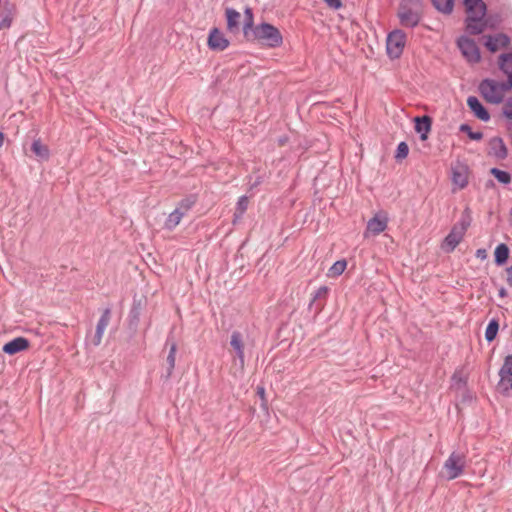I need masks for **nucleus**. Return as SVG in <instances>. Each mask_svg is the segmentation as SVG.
<instances>
[{
  "label": "nucleus",
  "instance_id": "dca6fc26",
  "mask_svg": "<svg viewBox=\"0 0 512 512\" xmlns=\"http://www.w3.org/2000/svg\"><path fill=\"white\" fill-rule=\"evenodd\" d=\"M0 7V24L8 29L12 24L16 12V6L7 0L4 2L0 0Z\"/></svg>",
  "mask_w": 512,
  "mask_h": 512
},
{
  "label": "nucleus",
  "instance_id": "0eeeda50",
  "mask_svg": "<svg viewBox=\"0 0 512 512\" xmlns=\"http://www.w3.org/2000/svg\"><path fill=\"white\" fill-rule=\"evenodd\" d=\"M229 43V40L220 29L214 27L210 30L207 38V45L210 50L223 51L229 46Z\"/></svg>",
  "mask_w": 512,
  "mask_h": 512
},
{
  "label": "nucleus",
  "instance_id": "a211bd4d",
  "mask_svg": "<svg viewBox=\"0 0 512 512\" xmlns=\"http://www.w3.org/2000/svg\"><path fill=\"white\" fill-rule=\"evenodd\" d=\"M400 24L404 27L414 28L419 25L422 14L417 10H410L409 12L397 13Z\"/></svg>",
  "mask_w": 512,
  "mask_h": 512
},
{
  "label": "nucleus",
  "instance_id": "6e6d98bb",
  "mask_svg": "<svg viewBox=\"0 0 512 512\" xmlns=\"http://www.w3.org/2000/svg\"><path fill=\"white\" fill-rule=\"evenodd\" d=\"M2 29H6V28L0 24V30H2Z\"/></svg>",
  "mask_w": 512,
  "mask_h": 512
},
{
  "label": "nucleus",
  "instance_id": "1a4fd4ad",
  "mask_svg": "<svg viewBox=\"0 0 512 512\" xmlns=\"http://www.w3.org/2000/svg\"><path fill=\"white\" fill-rule=\"evenodd\" d=\"M509 44L510 37L505 33L485 36L484 46L491 53H495L500 47L507 48Z\"/></svg>",
  "mask_w": 512,
  "mask_h": 512
},
{
  "label": "nucleus",
  "instance_id": "4be33fe9",
  "mask_svg": "<svg viewBox=\"0 0 512 512\" xmlns=\"http://www.w3.org/2000/svg\"><path fill=\"white\" fill-rule=\"evenodd\" d=\"M231 347L235 350L241 366L244 365V343L242 334L239 331H233L230 340Z\"/></svg>",
  "mask_w": 512,
  "mask_h": 512
},
{
  "label": "nucleus",
  "instance_id": "c85d7f7f",
  "mask_svg": "<svg viewBox=\"0 0 512 512\" xmlns=\"http://www.w3.org/2000/svg\"><path fill=\"white\" fill-rule=\"evenodd\" d=\"M471 222H472V211L469 207H466L462 212L460 220L454 226H458V230L460 231V233L465 234V232L471 225Z\"/></svg>",
  "mask_w": 512,
  "mask_h": 512
},
{
  "label": "nucleus",
  "instance_id": "412c9836",
  "mask_svg": "<svg viewBox=\"0 0 512 512\" xmlns=\"http://www.w3.org/2000/svg\"><path fill=\"white\" fill-rule=\"evenodd\" d=\"M463 4L468 15H482L487 13V5L483 0H464Z\"/></svg>",
  "mask_w": 512,
  "mask_h": 512
},
{
  "label": "nucleus",
  "instance_id": "393cba45",
  "mask_svg": "<svg viewBox=\"0 0 512 512\" xmlns=\"http://www.w3.org/2000/svg\"><path fill=\"white\" fill-rule=\"evenodd\" d=\"M166 345H170L169 347V353H168V356H167V372H166V375H165V378L166 379H169L172 375V372L175 368V358H176V351H177V344L175 341H171L170 342V337L167 338L166 340Z\"/></svg>",
  "mask_w": 512,
  "mask_h": 512
},
{
  "label": "nucleus",
  "instance_id": "4468645a",
  "mask_svg": "<svg viewBox=\"0 0 512 512\" xmlns=\"http://www.w3.org/2000/svg\"><path fill=\"white\" fill-rule=\"evenodd\" d=\"M433 120L429 115L416 116L414 118V129L420 134L421 140H427L432 129Z\"/></svg>",
  "mask_w": 512,
  "mask_h": 512
},
{
  "label": "nucleus",
  "instance_id": "4c0bfd02",
  "mask_svg": "<svg viewBox=\"0 0 512 512\" xmlns=\"http://www.w3.org/2000/svg\"><path fill=\"white\" fill-rule=\"evenodd\" d=\"M196 202H197V195L190 194V195L186 196L185 198H183L179 202L177 208H180V211L184 212V214H185L187 211H189L195 205Z\"/></svg>",
  "mask_w": 512,
  "mask_h": 512
},
{
  "label": "nucleus",
  "instance_id": "20e7f679",
  "mask_svg": "<svg viewBox=\"0 0 512 512\" xmlns=\"http://www.w3.org/2000/svg\"><path fill=\"white\" fill-rule=\"evenodd\" d=\"M478 90L488 103L500 104L504 99V94H500L498 91L496 80L490 78L483 79L478 86Z\"/></svg>",
  "mask_w": 512,
  "mask_h": 512
},
{
  "label": "nucleus",
  "instance_id": "39448f33",
  "mask_svg": "<svg viewBox=\"0 0 512 512\" xmlns=\"http://www.w3.org/2000/svg\"><path fill=\"white\" fill-rule=\"evenodd\" d=\"M500 380L497 389L503 395H508L512 390V354L504 358V362L499 370Z\"/></svg>",
  "mask_w": 512,
  "mask_h": 512
},
{
  "label": "nucleus",
  "instance_id": "49530a36",
  "mask_svg": "<svg viewBox=\"0 0 512 512\" xmlns=\"http://www.w3.org/2000/svg\"><path fill=\"white\" fill-rule=\"evenodd\" d=\"M475 256L478 258V259H481V260H485L487 258V252H486V249L484 248H479L476 250V253H475Z\"/></svg>",
  "mask_w": 512,
  "mask_h": 512
},
{
  "label": "nucleus",
  "instance_id": "de8ad7c7",
  "mask_svg": "<svg viewBox=\"0 0 512 512\" xmlns=\"http://www.w3.org/2000/svg\"><path fill=\"white\" fill-rule=\"evenodd\" d=\"M103 334L95 332L92 343L94 346H99L102 340Z\"/></svg>",
  "mask_w": 512,
  "mask_h": 512
},
{
  "label": "nucleus",
  "instance_id": "b1692460",
  "mask_svg": "<svg viewBox=\"0 0 512 512\" xmlns=\"http://www.w3.org/2000/svg\"><path fill=\"white\" fill-rule=\"evenodd\" d=\"M31 151L39 161H47L50 157L49 147L42 143L41 139H35L31 144Z\"/></svg>",
  "mask_w": 512,
  "mask_h": 512
},
{
  "label": "nucleus",
  "instance_id": "6e6552de",
  "mask_svg": "<svg viewBox=\"0 0 512 512\" xmlns=\"http://www.w3.org/2000/svg\"><path fill=\"white\" fill-rule=\"evenodd\" d=\"M143 302L141 299L133 298L132 306L128 314V329L135 334L138 330V325L140 322V316L143 310Z\"/></svg>",
  "mask_w": 512,
  "mask_h": 512
},
{
  "label": "nucleus",
  "instance_id": "c756f323",
  "mask_svg": "<svg viewBox=\"0 0 512 512\" xmlns=\"http://www.w3.org/2000/svg\"><path fill=\"white\" fill-rule=\"evenodd\" d=\"M499 331V320L497 318H492L485 330V339L487 342H492L497 337Z\"/></svg>",
  "mask_w": 512,
  "mask_h": 512
},
{
  "label": "nucleus",
  "instance_id": "79ce46f5",
  "mask_svg": "<svg viewBox=\"0 0 512 512\" xmlns=\"http://www.w3.org/2000/svg\"><path fill=\"white\" fill-rule=\"evenodd\" d=\"M503 115L512 121V97L508 98L503 107Z\"/></svg>",
  "mask_w": 512,
  "mask_h": 512
},
{
  "label": "nucleus",
  "instance_id": "473e14b6",
  "mask_svg": "<svg viewBox=\"0 0 512 512\" xmlns=\"http://www.w3.org/2000/svg\"><path fill=\"white\" fill-rule=\"evenodd\" d=\"M489 173L495 177V179L504 185H507L511 182V175L509 172L501 170L499 168L493 167L490 169Z\"/></svg>",
  "mask_w": 512,
  "mask_h": 512
},
{
  "label": "nucleus",
  "instance_id": "aec40b11",
  "mask_svg": "<svg viewBox=\"0 0 512 512\" xmlns=\"http://www.w3.org/2000/svg\"><path fill=\"white\" fill-rule=\"evenodd\" d=\"M452 182L460 189L468 185V167L465 165L452 168Z\"/></svg>",
  "mask_w": 512,
  "mask_h": 512
},
{
  "label": "nucleus",
  "instance_id": "bb28decb",
  "mask_svg": "<svg viewBox=\"0 0 512 512\" xmlns=\"http://www.w3.org/2000/svg\"><path fill=\"white\" fill-rule=\"evenodd\" d=\"M498 64L499 69L507 76H510V84L512 90V52L502 53L499 56Z\"/></svg>",
  "mask_w": 512,
  "mask_h": 512
},
{
  "label": "nucleus",
  "instance_id": "2f4dec72",
  "mask_svg": "<svg viewBox=\"0 0 512 512\" xmlns=\"http://www.w3.org/2000/svg\"><path fill=\"white\" fill-rule=\"evenodd\" d=\"M434 8L443 13L450 14L453 11L454 0H431Z\"/></svg>",
  "mask_w": 512,
  "mask_h": 512
},
{
  "label": "nucleus",
  "instance_id": "f704fd0d",
  "mask_svg": "<svg viewBox=\"0 0 512 512\" xmlns=\"http://www.w3.org/2000/svg\"><path fill=\"white\" fill-rule=\"evenodd\" d=\"M110 319H111V309L106 308L102 312V315H101L100 319L98 320L95 332L103 334L106 327L108 326V324L110 322Z\"/></svg>",
  "mask_w": 512,
  "mask_h": 512
},
{
  "label": "nucleus",
  "instance_id": "58836bf2",
  "mask_svg": "<svg viewBox=\"0 0 512 512\" xmlns=\"http://www.w3.org/2000/svg\"><path fill=\"white\" fill-rule=\"evenodd\" d=\"M409 154V146L406 142L402 141L397 145L394 158L396 161L405 159Z\"/></svg>",
  "mask_w": 512,
  "mask_h": 512
},
{
  "label": "nucleus",
  "instance_id": "f8f14e48",
  "mask_svg": "<svg viewBox=\"0 0 512 512\" xmlns=\"http://www.w3.org/2000/svg\"><path fill=\"white\" fill-rule=\"evenodd\" d=\"M467 106L473 115L481 121L487 122L490 120V113L486 107L476 96H469L467 98Z\"/></svg>",
  "mask_w": 512,
  "mask_h": 512
},
{
  "label": "nucleus",
  "instance_id": "9d476101",
  "mask_svg": "<svg viewBox=\"0 0 512 512\" xmlns=\"http://www.w3.org/2000/svg\"><path fill=\"white\" fill-rule=\"evenodd\" d=\"M485 16L482 15H468L465 19L466 32L470 35H480L486 28Z\"/></svg>",
  "mask_w": 512,
  "mask_h": 512
},
{
  "label": "nucleus",
  "instance_id": "ddd939ff",
  "mask_svg": "<svg viewBox=\"0 0 512 512\" xmlns=\"http://www.w3.org/2000/svg\"><path fill=\"white\" fill-rule=\"evenodd\" d=\"M489 150L488 155L493 156L499 160H504L508 156V149L503 141V139L499 136L492 137L488 143Z\"/></svg>",
  "mask_w": 512,
  "mask_h": 512
},
{
  "label": "nucleus",
  "instance_id": "e433bc0d",
  "mask_svg": "<svg viewBox=\"0 0 512 512\" xmlns=\"http://www.w3.org/2000/svg\"><path fill=\"white\" fill-rule=\"evenodd\" d=\"M459 131L467 134V136L474 141H480L483 138V133L480 131H473L468 123H462L459 126Z\"/></svg>",
  "mask_w": 512,
  "mask_h": 512
},
{
  "label": "nucleus",
  "instance_id": "f03ea898",
  "mask_svg": "<svg viewBox=\"0 0 512 512\" xmlns=\"http://www.w3.org/2000/svg\"><path fill=\"white\" fill-rule=\"evenodd\" d=\"M406 34L400 29L390 32L386 39V52L390 59H398L405 47Z\"/></svg>",
  "mask_w": 512,
  "mask_h": 512
},
{
  "label": "nucleus",
  "instance_id": "7ed1b4c3",
  "mask_svg": "<svg viewBox=\"0 0 512 512\" xmlns=\"http://www.w3.org/2000/svg\"><path fill=\"white\" fill-rule=\"evenodd\" d=\"M456 44L467 62L476 64L481 61L480 49L474 39L462 35L457 39Z\"/></svg>",
  "mask_w": 512,
  "mask_h": 512
},
{
  "label": "nucleus",
  "instance_id": "37998d69",
  "mask_svg": "<svg viewBox=\"0 0 512 512\" xmlns=\"http://www.w3.org/2000/svg\"><path fill=\"white\" fill-rule=\"evenodd\" d=\"M497 87L500 94H504V92L511 90L510 76H507V81L505 82H497Z\"/></svg>",
  "mask_w": 512,
  "mask_h": 512
},
{
  "label": "nucleus",
  "instance_id": "8fccbe9b",
  "mask_svg": "<svg viewBox=\"0 0 512 512\" xmlns=\"http://www.w3.org/2000/svg\"><path fill=\"white\" fill-rule=\"evenodd\" d=\"M498 294H499V297L504 298V297H507L508 292H507V290L504 287H501L499 289Z\"/></svg>",
  "mask_w": 512,
  "mask_h": 512
},
{
  "label": "nucleus",
  "instance_id": "f3484780",
  "mask_svg": "<svg viewBox=\"0 0 512 512\" xmlns=\"http://www.w3.org/2000/svg\"><path fill=\"white\" fill-rule=\"evenodd\" d=\"M464 235V233H460L458 226H453L445 237L442 248L448 253L454 251L457 245L462 241Z\"/></svg>",
  "mask_w": 512,
  "mask_h": 512
},
{
  "label": "nucleus",
  "instance_id": "c9c22d12",
  "mask_svg": "<svg viewBox=\"0 0 512 512\" xmlns=\"http://www.w3.org/2000/svg\"><path fill=\"white\" fill-rule=\"evenodd\" d=\"M347 267V261L345 259L336 261L328 270L329 277L340 276Z\"/></svg>",
  "mask_w": 512,
  "mask_h": 512
},
{
  "label": "nucleus",
  "instance_id": "423d86ee",
  "mask_svg": "<svg viewBox=\"0 0 512 512\" xmlns=\"http://www.w3.org/2000/svg\"><path fill=\"white\" fill-rule=\"evenodd\" d=\"M465 457L456 452H452L445 461L443 468L446 470V477L449 480L461 476L464 471Z\"/></svg>",
  "mask_w": 512,
  "mask_h": 512
},
{
  "label": "nucleus",
  "instance_id": "2eb2a0df",
  "mask_svg": "<svg viewBox=\"0 0 512 512\" xmlns=\"http://www.w3.org/2000/svg\"><path fill=\"white\" fill-rule=\"evenodd\" d=\"M329 288L327 286L319 287L313 294L308 305L309 310L315 308V313L321 312L328 297Z\"/></svg>",
  "mask_w": 512,
  "mask_h": 512
},
{
  "label": "nucleus",
  "instance_id": "5fc2aeb1",
  "mask_svg": "<svg viewBox=\"0 0 512 512\" xmlns=\"http://www.w3.org/2000/svg\"><path fill=\"white\" fill-rule=\"evenodd\" d=\"M259 183H260V181H259V180H257V181L252 185V188H253V187H255V186H257Z\"/></svg>",
  "mask_w": 512,
  "mask_h": 512
},
{
  "label": "nucleus",
  "instance_id": "a19ab883",
  "mask_svg": "<svg viewBox=\"0 0 512 512\" xmlns=\"http://www.w3.org/2000/svg\"><path fill=\"white\" fill-rule=\"evenodd\" d=\"M256 393L261 399V408L268 411V404L265 398V388L263 386H257Z\"/></svg>",
  "mask_w": 512,
  "mask_h": 512
},
{
  "label": "nucleus",
  "instance_id": "a18cd8bd",
  "mask_svg": "<svg viewBox=\"0 0 512 512\" xmlns=\"http://www.w3.org/2000/svg\"><path fill=\"white\" fill-rule=\"evenodd\" d=\"M410 10H413L412 5L405 3L404 1L401 0L397 13L409 12Z\"/></svg>",
  "mask_w": 512,
  "mask_h": 512
},
{
  "label": "nucleus",
  "instance_id": "72a5a7b5",
  "mask_svg": "<svg viewBox=\"0 0 512 512\" xmlns=\"http://www.w3.org/2000/svg\"><path fill=\"white\" fill-rule=\"evenodd\" d=\"M248 204H249V199L247 196L243 195L241 197H239L237 203H236V209H235V212H234V223L236 221V219L238 218H241L243 216V214L246 212L247 208H248Z\"/></svg>",
  "mask_w": 512,
  "mask_h": 512
},
{
  "label": "nucleus",
  "instance_id": "5701e85b",
  "mask_svg": "<svg viewBox=\"0 0 512 512\" xmlns=\"http://www.w3.org/2000/svg\"><path fill=\"white\" fill-rule=\"evenodd\" d=\"M387 228V218L379 217L375 215L372 217L367 223V231L371 232L373 235H379Z\"/></svg>",
  "mask_w": 512,
  "mask_h": 512
},
{
  "label": "nucleus",
  "instance_id": "ea45409f",
  "mask_svg": "<svg viewBox=\"0 0 512 512\" xmlns=\"http://www.w3.org/2000/svg\"><path fill=\"white\" fill-rule=\"evenodd\" d=\"M485 22L488 26V28L490 29H496L499 24L501 23L502 21V18H501V15L499 13H495V14H487L485 15Z\"/></svg>",
  "mask_w": 512,
  "mask_h": 512
},
{
  "label": "nucleus",
  "instance_id": "cd10ccee",
  "mask_svg": "<svg viewBox=\"0 0 512 512\" xmlns=\"http://www.w3.org/2000/svg\"><path fill=\"white\" fill-rule=\"evenodd\" d=\"M183 216H184V212L180 211V208H176L167 217L165 224H164V228L169 231H172L180 223Z\"/></svg>",
  "mask_w": 512,
  "mask_h": 512
},
{
  "label": "nucleus",
  "instance_id": "603ef678",
  "mask_svg": "<svg viewBox=\"0 0 512 512\" xmlns=\"http://www.w3.org/2000/svg\"><path fill=\"white\" fill-rule=\"evenodd\" d=\"M5 135L2 131H0V147H2L4 142Z\"/></svg>",
  "mask_w": 512,
  "mask_h": 512
},
{
  "label": "nucleus",
  "instance_id": "f257e3e1",
  "mask_svg": "<svg viewBox=\"0 0 512 512\" xmlns=\"http://www.w3.org/2000/svg\"><path fill=\"white\" fill-rule=\"evenodd\" d=\"M246 40L248 42H256L270 48L279 47L283 43V37L280 30L268 22H262L261 24L256 25L252 30V33H250L249 38Z\"/></svg>",
  "mask_w": 512,
  "mask_h": 512
},
{
  "label": "nucleus",
  "instance_id": "7c9ffc66",
  "mask_svg": "<svg viewBox=\"0 0 512 512\" xmlns=\"http://www.w3.org/2000/svg\"><path fill=\"white\" fill-rule=\"evenodd\" d=\"M244 13L245 20L243 24V34L245 39H247L249 38L250 33H252V30L255 28L256 25H254L252 9L247 7Z\"/></svg>",
  "mask_w": 512,
  "mask_h": 512
},
{
  "label": "nucleus",
  "instance_id": "864d4df0",
  "mask_svg": "<svg viewBox=\"0 0 512 512\" xmlns=\"http://www.w3.org/2000/svg\"><path fill=\"white\" fill-rule=\"evenodd\" d=\"M507 61H508L507 62V67L511 69L512 68V61L511 62H510V60H507Z\"/></svg>",
  "mask_w": 512,
  "mask_h": 512
},
{
  "label": "nucleus",
  "instance_id": "09e8293b",
  "mask_svg": "<svg viewBox=\"0 0 512 512\" xmlns=\"http://www.w3.org/2000/svg\"><path fill=\"white\" fill-rule=\"evenodd\" d=\"M506 273H507V284L512 287V265H510L509 267L506 268Z\"/></svg>",
  "mask_w": 512,
  "mask_h": 512
},
{
  "label": "nucleus",
  "instance_id": "c03bdc74",
  "mask_svg": "<svg viewBox=\"0 0 512 512\" xmlns=\"http://www.w3.org/2000/svg\"><path fill=\"white\" fill-rule=\"evenodd\" d=\"M326 5L333 9V10H339L343 7V2L342 0H323Z\"/></svg>",
  "mask_w": 512,
  "mask_h": 512
},
{
  "label": "nucleus",
  "instance_id": "a878e982",
  "mask_svg": "<svg viewBox=\"0 0 512 512\" xmlns=\"http://www.w3.org/2000/svg\"><path fill=\"white\" fill-rule=\"evenodd\" d=\"M510 255V249L505 243H500L494 250V262L497 266H503L507 263Z\"/></svg>",
  "mask_w": 512,
  "mask_h": 512
},
{
  "label": "nucleus",
  "instance_id": "6ab92c4d",
  "mask_svg": "<svg viewBox=\"0 0 512 512\" xmlns=\"http://www.w3.org/2000/svg\"><path fill=\"white\" fill-rule=\"evenodd\" d=\"M225 17L227 30L231 33H238L240 31V13L234 8L228 7L225 9Z\"/></svg>",
  "mask_w": 512,
  "mask_h": 512
},
{
  "label": "nucleus",
  "instance_id": "9b49d317",
  "mask_svg": "<svg viewBox=\"0 0 512 512\" xmlns=\"http://www.w3.org/2000/svg\"><path fill=\"white\" fill-rule=\"evenodd\" d=\"M29 347L30 341L25 337L19 336L5 343L2 347V351L7 355H15L27 350Z\"/></svg>",
  "mask_w": 512,
  "mask_h": 512
},
{
  "label": "nucleus",
  "instance_id": "3c124183",
  "mask_svg": "<svg viewBox=\"0 0 512 512\" xmlns=\"http://www.w3.org/2000/svg\"><path fill=\"white\" fill-rule=\"evenodd\" d=\"M494 186H495V183L491 179L487 180V182L485 183V188H487V189L493 188Z\"/></svg>",
  "mask_w": 512,
  "mask_h": 512
}]
</instances>
